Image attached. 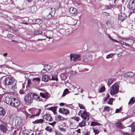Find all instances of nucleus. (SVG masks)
<instances>
[{
	"label": "nucleus",
	"mask_w": 135,
	"mask_h": 135,
	"mask_svg": "<svg viewBox=\"0 0 135 135\" xmlns=\"http://www.w3.org/2000/svg\"><path fill=\"white\" fill-rule=\"evenodd\" d=\"M6 102L7 104L15 107H17L20 104L19 102L17 99L9 97L6 98Z\"/></svg>",
	"instance_id": "f257e3e1"
},
{
	"label": "nucleus",
	"mask_w": 135,
	"mask_h": 135,
	"mask_svg": "<svg viewBox=\"0 0 135 135\" xmlns=\"http://www.w3.org/2000/svg\"><path fill=\"white\" fill-rule=\"evenodd\" d=\"M119 85L115 83L111 87L110 94L111 95H114L117 93L119 91Z\"/></svg>",
	"instance_id": "f03ea898"
},
{
	"label": "nucleus",
	"mask_w": 135,
	"mask_h": 135,
	"mask_svg": "<svg viewBox=\"0 0 135 135\" xmlns=\"http://www.w3.org/2000/svg\"><path fill=\"white\" fill-rule=\"evenodd\" d=\"M127 7L132 12L135 13V0H131L127 5Z\"/></svg>",
	"instance_id": "7ed1b4c3"
},
{
	"label": "nucleus",
	"mask_w": 135,
	"mask_h": 135,
	"mask_svg": "<svg viewBox=\"0 0 135 135\" xmlns=\"http://www.w3.org/2000/svg\"><path fill=\"white\" fill-rule=\"evenodd\" d=\"M28 110L31 113L35 114L37 112V113L32 115L33 116H34L39 115L40 113L41 110V109H38L32 108L29 109Z\"/></svg>",
	"instance_id": "20e7f679"
},
{
	"label": "nucleus",
	"mask_w": 135,
	"mask_h": 135,
	"mask_svg": "<svg viewBox=\"0 0 135 135\" xmlns=\"http://www.w3.org/2000/svg\"><path fill=\"white\" fill-rule=\"evenodd\" d=\"M70 59L71 61H75L79 60L80 56L79 55L74 54H70Z\"/></svg>",
	"instance_id": "39448f33"
},
{
	"label": "nucleus",
	"mask_w": 135,
	"mask_h": 135,
	"mask_svg": "<svg viewBox=\"0 0 135 135\" xmlns=\"http://www.w3.org/2000/svg\"><path fill=\"white\" fill-rule=\"evenodd\" d=\"M5 84L7 85H9L12 84L14 83V81L11 77H7L4 80Z\"/></svg>",
	"instance_id": "423d86ee"
},
{
	"label": "nucleus",
	"mask_w": 135,
	"mask_h": 135,
	"mask_svg": "<svg viewBox=\"0 0 135 135\" xmlns=\"http://www.w3.org/2000/svg\"><path fill=\"white\" fill-rule=\"evenodd\" d=\"M32 99H35V100L39 101L41 100V98H40L37 94L35 93H32L31 94Z\"/></svg>",
	"instance_id": "0eeeda50"
},
{
	"label": "nucleus",
	"mask_w": 135,
	"mask_h": 135,
	"mask_svg": "<svg viewBox=\"0 0 135 135\" xmlns=\"http://www.w3.org/2000/svg\"><path fill=\"white\" fill-rule=\"evenodd\" d=\"M59 112L64 114L67 115L70 113L69 111L65 108H60L59 109Z\"/></svg>",
	"instance_id": "6e6552de"
},
{
	"label": "nucleus",
	"mask_w": 135,
	"mask_h": 135,
	"mask_svg": "<svg viewBox=\"0 0 135 135\" xmlns=\"http://www.w3.org/2000/svg\"><path fill=\"white\" fill-rule=\"evenodd\" d=\"M40 95L42 98L46 99L50 97V94L46 91L41 93H40Z\"/></svg>",
	"instance_id": "1a4fd4ad"
},
{
	"label": "nucleus",
	"mask_w": 135,
	"mask_h": 135,
	"mask_svg": "<svg viewBox=\"0 0 135 135\" xmlns=\"http://www.w3.org/2000/svg\"><path fill=\"white\" fill-rule=\"evenodd\" d=\"M43 118L50 122L52 120L51 117L49 114H47L44 115L43 116Z\"/></svg>",
	"instance_id": "9d476101"
},
{
	"label": "nucleus",
	"mask_w": 135,
	"mask_h": 135,
	"mask_svg": "<svg viewBox=\"0 0 135 135\" xmlns=\"http://www.w3.org/2000/svg\"><path fill=\"white\" fill-rule=\"evenodd\" d=\"M127 16L124 13H121L119 15L118 18L119 20L123 21L126 18Z\"/></svg>",
	"instance_id": "9b49d317"
},
{
	"label": "nucleus",
	"mask_w": 135,
	"mask_h": 135,
	"mask_svg": "<svg viewBox=\"0 0 135 135\" xmlns=\"http://www.w3.org/2000/svg\"><path fill=\"white\" fill-rule=\"evenodd\" d=\"M7 126L3 124H1L0 126V129L3 132H6L7 131Z\"/></svg>",
	"instance_id": "f8f14e48"
},
{
	"label": "nucleus",
	"mask_w": 135,
	"mask_h": 135,
	"mask_svg": "<svg viewBox=\"0 0 135 135\" xmlns=\"http://www.w3.org/2000/svg\"><path fill=\"white\" fill-rule=\"evenodd\" d=\"M31 95L26 97L25 98V101L28 103H30L32 101V99Z\"/></svg>",
	"instance_id": "ddd939ff"
},
{
	"label": "nucleus",
	"mask_w": 135,
	"mask_h": 135,
	"mask_svg": "<svg viewBox=\"0 0 135 135\" xmlns=\"http://www.w3.org/2000/svg\"><path fill=\"white\" fill-rule=\"evenodd\" d=\"M6 113L5 109L2 107H0V115L4 116Z\"/></svg>",
	"instance_id": "4468645a"
},
{
	"label": "nucleus",
	"mask_w": 135,
	"mask_h": 135,
	"mask_svg": "<svg viewBox=\"0 0 135 135\" xmlns=\"http://www.w3.org/2000/svg\"><path fill=\"white\" fill-rule=\"evenodd\" d=\"M50 79V78L47 75H43L42 76V81L45 82H47Z\"/></svg>",
	"instance_id": "2eb2a0df"
},
{
	"label": "nucleus",
	"mask_w": 135,
	"mask_h": 135,
	"mask_svg": "<svg viewBox=\"0 0 135 135\" xmlns=\"http://www.w3.org/2000/svg\"><path fill=\"white\" fill-rule=\"evenodd\" d=\"M135 103V98L133 97L131 98L128 104L129 105H132L133 104Z\"/></svg>",
	"instance_id": "dca6fc26"
},
{
	"label": "nucleus",
	"mask_w": 135,
	"mask_h": 135,
	"mask_svg": "<svg viewBox=\"0 0 135 135\" xmlns=\"http://www.w3.org/2000/svg\"><path fill=\"white\" fill-rule=\"evenodd\" d=\"M44 122V120L42 119H37L33 121L32 123L34 124L42 123Z\"/></svg>",
	"instance_id": "f3484780"
},
{
	"label": "nucleus",
	"mask_w": 135,
	"mask_h": 135,
	"mask_svg": "<svg viewBox=\"0 0 135 135\" xmlns=\"http://www.w3.org/2000/svg\"><path fill=\"white\" fill-rule=\"evenodd\" d=\"M69 12L72 14H76L77 11L76 9L72 7L70 8L69 10Z\"/></svg>",
	"instance_id": "a211bd4d"
},
{
	"label": "nucleus",
	"mask_w": 135,
	"mask_h": 135,
	"mask_svg": "<svg viewBox=\"0 0 135 135\" xmlns=\"http://www.w3.org/2000/svg\"><path fill=\"white\" fill-rule=\"evenodd\" d=\"M56 118L58 120L64 121L66 119L59 115L56 116Z\"/></svg>",
	"instance_id": "6ab92c4d"
},
{
	"label": "nucleus",
	"mask_w": 135,
	"mask_h": 135,
	"mask_svg": "<svg viewBox=\"0 0 135 135\" xmlns=\"http://www.w3.org/2000/svg\"><path fill=\"white\" fill-rule=\"evenodd\" d=\"M126 42L128 43L130 45V47H131V46L134 43L133 40L131 39H128L126 40Z\"/></svg>",
	"instance_id": "aec40b11"
},
{
	"label": "nucleus",
	"mask_w": 135,
	"mask_h": 135,
	"mask_svg": "<svg viewBox=\"0 0 135 135\" xmlns=\"http://www.w3.org/2000/svg\"><path fill=\"white\" fill-rule=\"evenodd\" d=\"M31 9V12L33 13H35L37 10L36 7L35 6H32Z\"/></svg>",
	"instance_id": "412c9836"
},
{
	"label": "nucleus",
	"mask_w": 135,
	"mask_h": 135,
	"mask_svg": "<svg viewBox=\"0 0 135 135\" xmlns=\"http://www.w3.org/2000/svg\"><path fill=\"white\" fill-rule=\"evenodd\" d=\"M79 116H80L83 119H84V111L80 110L78 114Z\"/></svg>",
	"instance_id": "4be33fe9"
},
{
	"label": "nucleus",
	"mask_w": 135,
	"mask_h": 135,
	"mask_svg": "<svg viewBox=\"0 0 135 135\" xmlns=\"http://www.w3.org/2000/svg\"><path fill=\"white\" fill-rule=\"evenodd\" d=\"M49 10L50 12V14L51 15V16H52V15L51 13H52L53 15L56 12L55 9L54 8H50L49 9Z\"/></svg>",
	"instance_id": "5701e85b"
},
{
	"label": "nucleus",
	"mask_w": 135,
	"mask_h": 135,
	"mask_svg": "<svg viewBox=\"0 0 135 135\" xmlns=\"http://www.w3.org/2000/svg\"><path fill=\"white\" fill-rule=\"evenodd\" d=\"M85 120L88 121V120L89 118V113H87V112L85 111Z\"/></svg>",
	"instance_id": "b1692460"
},
{
	"label": "nucleus",
	"mask_w": 135,
	"mask_h": 135,
	"mask_svg": "<svg viewBox=\"0 0 135 135\" xmlns=\"http://www.w3.org/2000/svg\"><path fill=\"white\" fill-rule=\"evenodd\" d=\"M116 127L119 128H123L122 124L120 122H118L116 123Z\"/></svg>",
	"instance_id": "393cba45"
},
{
	"label": "nucleus",
	"mask_w": 135,
	"mask_h": 135,
	"mask_svg": "<svg viewBox=\"0 0 135 135\" xmlns=\"http://www.w3.org/2000/svg\"><path fill=\"white\" fill-rule=\"evenodd\" d=\"M114 78H111L109 79L107 83L108 85L109 86L112 83H113V81L114 80Z\"/></svg>",
	"instance_id": "a878e982"
},
{
	"label": "nucleus",
	"mask_w": 135,
	"mask_h": 135,
	"mask_svg": "<svg viewBox=\"0 0 135 135\" xmlns=\"http://www.w3.org/2000/svg\"><path fill=\"white\" fill-rule=\"evenodd\" d=\"M47 110L52 111L54 113L56 111V108L54 107H51L47 109Z\"/></svg>",
	"instance_id": "bb28decb"
},
{
	"label": "nucleus",
	"mask_w": 135,
	"mask_h": 135,
	"mask_svg": "<svg viewBox=\"0 0 135 135\" xmlns=\"http://www.w3.org/2000/svg\"><path fill=\"white\" fill-rule=\"evenodd\" d=\"M68 89H65L62 95V97L65 96L68 94Z\"/></svg>",
	"instance_id": "cd10ccee"
},
{
	"label": "nucleus",
	"mask_w": 135,
	"mask_h": 135,
	"mask_svg": "<svg viewBox=\"0 0 135 135\" xmlns=\"http://www.w3.org/2000/svg\"><path fill=\"white\" fill-rule=\"evenodd\" d=\"M23 135H30V132L28 130H26L24 132Z\"/></svg>",
	"instance_id": "c85d7f7f"
},
{
	"label": "nucleus",
	"mask_w": 135,
	"mask_h": 135,
	"mask_svg": "<svg viewBox=\"0 0 135 135\" xmlns=\"http://www.w3.org/2000/svg\"><path fill=\"white\" fill-rule=\"evenodd\" d=\"M93 129L94 132L95 134H97L99 133V131L98 129L95 128H93Z\"/></svg>",
	"instance_id": "c756f323"
},
{
	"label": "nucleus",
	"mask_w": 135,
	"mask_h": 135,
	"mask_svg": "<svg viewBox=\"0 0 135 135\" xmlns=\"http://www.w3.org/2000/svg\"><path fill=\"white\" fill-rule=\"evenodd\" d=\"M42 33V32L40 31H34V34L36 35H37L41 34Z\"/></svg>",
	"instance_id": "7c9ffc66"
},
{
	"label": "nucleus",
	"mask_w": 135,
	"mask_h": 135,
	"mask_svg": "<svg viewBox=\"0 0 135 135\" xmlns=\"http://www.w3.org/2000/svg\"><path fill=\"white\" fill-rule=\"evenodd\" d=\"M45 130L50 132H51L52 131V129L49 126L47 127L46 128Z\"/></svg>",
	"instance_id": "2f4dec72"
},
{
	"label": "nucleus",
	"mask_w": 135,
	"mask_h": 135,
	"mask_svg": "<svg viewBox=\"0 0 135 135\" xmlns=\"http://www.w3.org/2000/svg\"><path fill=\"white\" fill-rule=\"evenodd\" d=\"M100 124L97 122H92L91 123V125L92 126H95L97 125H100Z\"/></svg>",
	"instance_id": "473e14b6"
},
{
	"label": "nucleus",
	"mask_w": 135,
	"mask_h": 135,
	"mask_svg": "<svg viewBox=\"0 0 135 135\" xmlns=\"http://www.w3.org/2000/svg\"><path fill=\"white\" fill-rule=\"evenodd\" d=\"M130 127H131L132 132L133 133L135 131V126L132 125Z\"/></svg>",
	"instance_id": "72a5a7b5"
},
{
	"label": "nucleus",
	"mask_w": 135,
	"mask_h": 135,
	"mask_svg": "<svg viewBox=\"0 0 135 135\" xmlns=\"http://www.w3.org/2000/svg\"><path fill=\"white\" fill-rule=\"evenodd\" d=\"M113 99L112 98L109 99L108 100V103L109 104L112 105Z\"/></svg>",
	"instance_id": "f704fd0d"
},
{
	"label": "nucleus",
	"mask_w": 135,
	"mask_h": 135,
	"mask_svg": "<svg viewBox=\"0 0 135 135\" xmlns=\"http://www.w3.org/2000/svg\"><path fill=\"white\" fill-rule=\"evenodd\" d=\"M121 42L122 45H125L126 46H128L129 47H131L130 46V45L129 44H128L126 42H124L123 41H122Z\"/></svg>",
	"instance_id": "c9c22d12"
},
{
	"label": "nucleus",
	"mask_w": 135,
	"mask_h": 135,
	"mask_svg": "<svg viewBox=\"0 0 135 135\" xmlns=\"http://www.w3.org/2000/svg\"><path fill=\"white\" fill-rule=\"evenodd\" d=\"M52 80H53L57 81L58 80V79L56 76H52Z\"/></svg>",
	"instance_id": "e433bc0d"
},
{
	"label": "nucleus",
	"mask_w": 135,
	"mask_h": 135,
	"mask_svg": "<svg viewBox=\"0 0 135 135\" xmlns=\"http://www.w3.org/2000/svg\"><path fill=\"white\" fill-rule=\"evenodd\" d=\"M104 110L105 111L109 112L110 110V107L108 106H106L104 108Z\"/></svg>",
	"instance_id": "4c0bfd02"
},
{
	"label": "nucleus",
	"mask_w": 135,
	"mask_h": 135,
	"mask_svg": "<svg viewBox=\"0 0 135 135\" xmlns=\"http://www.w3.org/2000/svg\"><path fill=\"white\" fill-rule=\"evenodd\" d=\"M112 6L111 5H109L107 6H105L104 7V9H110L112 7Z\"/></svg>",
	"instance_id": "58836bf2"
},
{
	"label": "nucleus",
	"mask_w": 135,
	"mask_h": 135,
	"mask_svg": "<svg viewBox=\"0 0 135 135\" xmlns=\"http://www.w3.org/2000/svg\"><path fill=\"white\" fill-rule=\"evenodd\" d=\"M40 79L39 78H33L32 79V81H40Z\"/></svg>",
	"instance_id": "ea45409f"
},
{
	"label": "nucleus",
	"mask_w": 135,
	"mask_h": 135,
	"mask_svg": "<svg viewBox=\"0 0 135 135\" xmlns=\"http://www.w3.org/2000/svg\"><path fill=\"white\" fill-rule=\"evenodd\" d=\"M108 36L109 39L111 40L112 41H114V42H118V41L116 40H115V39H113L108 34Z\"/></svg>",
	"instance_id": "a19ab883"
},
{
	"label": "nucleus",
	"mask_w": 135,
	"mask_h": 135,
	"mask_svg": "<svg viewBox=\"0 0 135 135\" xmlns=\"http://www.w3.org/2000/svg\"><path fill=\"white\" fill-rule=\"evenodd\" d=\"M105 88L104 86L102 87L99 90V92L100 93H102L105 91Z\"/></svg>",
	"instance_id": "79ce46f5"
},
{
	"label": "nucleus",
	"mask_w": 135,
	"mask_h": 135,
	"mask_svg": "<svg viewBox=\"0 0 135 135\" xmlns=\"http://www.w3.org/2000/svg\"><path fill=\"white\" fill-rule=\"evenodd\" d=\"M71 119L76 120L77 122H78L79 120V118L77 117H73L71 118Z\"/></svg>",
	"instance_id": "37998d69"
},
{
	"label": "nucleus",
	"mask_w": 135,
	"mask_h": 135,
	"mask_svg": "<svg viewBox=\"0 0 135 135\" xmlns=\"http://www.w3.org/2000/svg\"><path fill=\"white\" fill-rule=\"evenodd\" d=\"M59 129L61 132H65L66 131V129L63 128L59 127Z\"/></svg>",
	"instance_id": "c03bdc74"
},
{
	"label": "nucleus",
	"mask_w": 135,
	"mask_h": 135,
	"mask_svg": "<svg viewBox=\"0 0 135 135\" xmlns=\"http://www.w3.org/2000/svg\"><path fill=\"white\" fill-rule=\"evenodd\" d=\"M79 126L80 127H84V122L83 121L79 124Z\"/></svg>",
	"instance_id": "a18cd8bd"
},
{
	"label": "nucleus",
	"mask_w": 135,
	"mask_h": 135,
	"mask_svg": "<svg viewBox=\"0 0 135 135\" xmlns=\"http://www.w3.org/2000/svg\"><path fill=\"white\" fill-rule=\"evenodd\" d=\"M16 89V86L15 84L14 85L12 86L11 88L12 90H14Z\"/></svg>",
	"instance_id": "49530a36"
},
{
	"label": "nucleus",
	"mask_w": 135,
	"mask_h": 135,
	"mask_svg": "<svg viewBox=\"0 0 135 135\" xmlns=\"http://www.w3.org/2000/svg\"><path fill=\"white\" fill-rule=\"evenodd\" d=\"M133 75V74L132 72H129L127 73V75L130 77L131 76H132Z\"/></svg>",
	"instance_id": "de8ad7c7"
},
{
	"label": "nucleus",
	"mask_w": 135,
	"mask_h": 135,
	"mask_svg": "<svg viewBox=\"0 0 135 135\" xmlns=\"http://www.w3.org/2000/svg\"><path fill=\"white\" fill-rule=\"evenodd\" d=\"M112 56L113 55L112 54H109V55H108L106 57V58L107 59H109V58H111L112 57Z\"/></svg>",
	"instance_id": "09e8293b"
},
{
	"label": "nucleus",
	"mask_w": 135,
	"mask_h": 135,
	"mask_svg": "<svg viewBox=\"0 0 135 135\" xmlns=\"http://www.w3.org/2000/svg\"><path fill=\"white\" fill-rule=\"evenodd\" d=\"M78 105L80 109H84V106L83 105L79 103Z\"/></svg>",
	"instance_id": "8fccbe9b"
},
{
	"label": "nucleus",
	"mask_w": 135,
	"mask_h": 135,
	"mask_svg": "<svg viewBox=\"0 0 135 135\" xmlns=\"http://www.w3.org/2000/svg\"><path fill=\"white\" fill-rule=\"evenodd\" d=\"M56 122L55 121L54 122L52 123H49V124L52 126H54L56 123Z\"/></svg>",
	"instance_id": "3c124183"
},
{
	"label": "nucleus",
	"mask_w": 135,
	"mask_h": 135,
	"mask_svg": "<svg viewBox=\"0 0 135 135\" xmlns=\"http://www.w3.org/2000/svg\"><path fill=\"white\" fill-rule=\"evenodd\" d=\"M121 107L119 109H116L115 112V113H119V112L121 110Z\"/></svg>",
	"instance_id": "603ef678"
},
{
	"label": "nucleus",
	"mask_w": 135,
	"mask_h": 135,
	"mask_svg": "<svg viewBox=\"0 0 135 135\" xmlns=\"http://www.w3.org/2000/svg\"><path fill=\"white\" fill-rule=\"evenodd\" d=\"M31 81L29 79L28 80L27 82V85L28 86H29L31 84Z\"/></svg>",
	"instance_id": "864d4df0"
},
{
	"label": "nucleus",
	"mask_w": 135,
	"mask_h": 135,
	"mask_svg": "<svg viewBox=\"0 0 135 135\" xmlns=\"http://www.w3.org/2000/svg\"><path fill=\"white\" fill-rule=\"evenodd\" d=\"M103 15H105V16H109L110 14L109 13H107L105 12H104L103 13Z\"/></svg>",
	"instance_id": "5fc2aeb1"
},
{
	"label": "nucleus",
	"mask_w": 135,
	"mask_h": 135,
	"mask_svg": "<svg viewBox=\"0 0 135 135\" xmlns=\"http://www.w3.org/2000/svg\"><path fill=\"white\" fill-rule=\"evenodd\" d=\"M47 71L46 69H44L41 71V73H44L46 72Z\"/></svg>",
	"instance_id": "6e6d98bb"
},
{
	"label": "nucleus",
	"mask_w": 135,
	"mask_h": 135,
	"mask_svg": "<svg viewBox=\"0 0 135 135\" xmlns=\"http://www.w3.org/2000/svg\"><path fill=\"white\" fill-rule=\"evenodd\" d=\"M123 134L124 135H131V134L127 132H123Z\"/></svg>",
	"instance_id": "4d7b16f0"
},
{
	"label": "nucleus",
	"mask_w": 135,
	"mask_h": 135,
	"mask_svg": "<svg viewBox=\"0 0 135 135\" xmlns=\"http://www.w3.org/2000/svg\"><path fill=\"white\" fill-rule=\"evenodd\" d=\"M10 36L12 38H13L15 37V36L11 34L9 35V37Z\"/></svg>",
	"instance_id": "13d9d810"
},
{
	"label": "nucleus",
	"mask_w": 135,
	"mask_h": 135,
	"mask_svg": "<svg viewBox=\"0 0 135 135\" xmlns=\"http://www.w3.org/2000/svg\"><path fill=\"white\" fill-rule=\"evenodd\" d=\"M96 97V96L95 95L94 96H93V97H91V96H89L88 97V98H90V99H91V98H95Z\"/></svg>",
	"instance_id": "bf43d9fd"
},
{
	"label": "nucleus",
	"mask_w": 135,
	"mask_h": 135,
	"mask_svg": "<svg viewBox=\"0 0 135 135\" xmlns=\"http://www.w3.org/2000/svg\"><path fill=\"white\" fill-rule=\"evenodd\" d=\"M109 94H107L105 97H106V98H107L108 99V98H109Z\"/></svg>",
	"instance_id": "052dcab7"
},
{
	"label": "nucleus",
	"mask_w": 135,
	"mask_h": 135,
	"mask_svg": "<svg viewBox=\"0 0 135 135\" xmlns=\"http://www.w3.org/2000/svg\"><path fill=\"white\" fill-rule=\"evenodd\" d=\"M108 99H107V98H106L105 97L104 98V101L105 102H106L107 100Z\"/></svg>",
	"instance_id": "680f3d73"
},
{
	"label": "nucleus",
	"mask_w": 135,
	"mask_h": 135,
	"mask_svg": "<svg viewBox=\"0 0 135 135\" xmlns=\"http://www.w3.org/2000/svg\"><path fill=\"white\" fill-rule=\"evenodd\" d=\"M20 93V94H23V91H22L21 90L19 91Z\"/></svg>",
	"instance_id": "e2e57ef3"
},
{
	"label": "nucleus",
	"mask_w": 135,
	"mask_h": 135,
	"mask_svg": "<svg viewBox=\"0 0 135 135\" xmlns=\"http://www.w3.org/2000/svg\"><path fill=\"white\" fill-rule=\"evenodd\" d=\"M90 133L88 131L87 132L86 134H85V135H89V134H90Z\"/></svg>",
	"instance_id": "0e129e2a"
},
{
	"label": "nucleus",
	"mask_w": 135,
	"mask_h": 135,
	"mask_svg": "<svg viewBox=\"0 0 135 135\" xmlns=\"http://www.w3.org/2000/svg\"><path fill=\"white\" fill-rule=\"evenodd\" d=\"M7 55V53H5L3 54V56H6Z\"/></svg>",
	"instance_id": "69168bd1"
},
{
	"label": "nucleus",
	"mask_w": 135,
	"mask_h": 135,
	"mask_svg": "<svg viewBox=\"0 0 135 135\" xmlns=\"http://www.w3.org/2000/svg\"><path fill=\"white\" fill-rule=\"evenodd\" d=\"M60 105H64V104L63 103H61L60 104Z\"/></svg>",
	"instance_id": "338daca9"
},
{
	"label": "nucleus",
	"mask_w": 135,
	"mask_h": 135,
	"mask_svg": "<svg viewBox=\"0 0 135 135\" xmlns=\"http://www.w3.org/2000/svg\"><path fill=\"white\" fill-rule=\"evenodd\" d=\"M117 55H118V57H119V56H121L122 55V54H121V53L118 54H117Z\"/></svg>",
	"instance_id": "774afa93"
}]
</instances>
